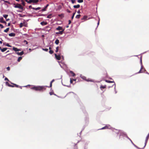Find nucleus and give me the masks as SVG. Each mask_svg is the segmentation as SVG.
Wrapping results in <instances>:
<instances>
[{
	"mask_svg": "<svg viewBox=\"0 0 149 149\" xmlns=\"http://www.w3.org/2000/svg\"><path fill=\"white\" fill-rule=\"evenodd\" d=\"M47 86H34L31 88V89L36 91L43 92L46 90Z\"/></svg>",
	"mask_w": 149,
	"mask_h": 149,
	"instance_id": "obj_1",
	"label": "nucleus"
},
{
	"mask_svg": "<svg viewBox=\"0 0 149 149\" xmlns=\"http://www.w3.org/2000/svg\"><path fill=\"white\" fill-rule=\"evenodd\" d=\"M15 8H18L22 10H23V7L22 6V5L19 4H17L14 6Z\"/></svg>",
	"mask_w": 149,
	"mask_h": 149,
	"instance_id": "obj_2",
	"label": "nucleus"
},
{
	"mask_svg": "<svg viewBox=\"0 0 149 149\" xmlns=\"http://www.w3.org/2000/svg\"><path fill=\"white\" fill-rule=\"evenodd\" d=\"M38 2V0H29V3H37Z\"/></svg>",
	"mask_w": 149,
	"mask_h": 149,
	"instance_id": "obj_3",
	"label": "nucleus"
},
{
	"mask_svg": "<svg viewBox=\"0 0 149 149\" xmlns=\"http://www.w3.org/2000/svg\"><path fill=\"white\" fill-rule=\"evenodd\" d=\"M55 56L56 59L58 60H61V57L60 55H57L56 54H55Z\"/></svg>",
	"mask_w": 149,
	"mask_h": 149,
	"instance_id": "obj_4",
	"label": "nucleus"
},
{
	"mask_svg": "<svg viewBox=\"0 0 149 149\" xmlns=\"http://www.w3.org/2000/svg\"><path fill=\"white\" fill-rule=\"evenodd\" d=\"M0 22L5 24H6V22L4 21H3V18L2 17L0 18Z\"/></svg>",
	"mask_w": 149,
	"mask_h": 149,
	"instance_id": "obj_5",
	"label": "nucleus"
},
{
	"mask_svg": "<svg viewBox=\"0 0 149 149\" xmlns=\"http://www.w3.org/2000/svg\"><path fill=\"white\" fill-rule=\"evenodd\" d=\"M47 24V23L46 22L43 21L40 23V24L42 26L46 25Z\"/></svg>",
	"mask_w": 149,
	"mask_h": 149,
	"instance_id": "obj_6",
	"label": "nucleus"
},
{
	"mask_svg": "<svg viewBox=\"0 0 149 149\" xmlns=\"http://www.w3.org/2000/svg\"><path fill=\"white\" fill-rule=\"evenodd\" d=\"M16 53L19 55L22 56L24 54V52L23 51H22V52H16Z\"/></svg>",
	"mask_w": 149,
	"mask_h": 149,
	"instance_id": "obj_7",
	"label": "nucleus"
},
{
	"mask_svg": "<svg viewBox=\"0 0 149 149\" xmlns=\"http://www.w3.org/2000/svg\"><path fill=\"white\" fill-rule=\"evenodd\" d=\"M144 70L143 69V67L142 66L140 71L138 72V73H141L143 72Z\"/></svg>",
	"mask_w": 149,
	"mask_h": 149,
	"instance_id": "obj_8",
	"label": "nucleus"
},
{
	"mask_svg": "<svg viewBox=\"0 0 149 149\" xmlns=\"http://www.w3.org/2000/svg\"><path fill=\"white\" fill-rule=\"evenodd\" d=\"M64 30L63 29L62 31H59L58 32H56V34H61V35L63 33V32L64 31Z\"/></svg>",
	"mask_w": 149,
	"mask_h": 149,
	"instance_id": "obj_9",
	"label": "nucleus"
},
{
	"mask_svg": "<svg viewBox=\"0 0 149 149\" xmlns=\"http://www.w3.org/2000/svg\"><path fill=\"white\" fill-rule=\"evenodd\" d=\"M7 48H4L3 49H1V47H0V49L1 50L2 52H3L5 51L7 49Z\"/></svg>",
	"mask_w": 149,
	"mask_h": 149,
	"instance_id": "obj_10",
	"label": "nucleus"
},
{
	"mask_svg": "<svg viewBox=\"0 0 149 149\" xmlns=\"http://www.w3.org/2000/svg\"><path fill=\"white\" fill-rule=\"evenodd\" d=\"M149 138V136H148V135L146 137V139L145 140V146L146 145Z\"/></svg>",
	"mask_w": 149,
	"mask_h": 149,
	"instance_id": "obj_11",
	"label": "nucleus"
},
{
	"mask_svg": "<svg viewBox=\"0 0 149 149\" xmlns=\"http://www.w3.org/2000/svg\"><path fill=\"white\" fill-rule=\"evenodd\" d=\"M149 138V136H148V135L146 137V139L145 140V146L146 145Z\"/></svg>",
	"mask_w": 149,
	"mask_h": 149,
	"instance_id": "obj_12",
	"label": "nucleus"
},
{
	"mask_svg": "<svg viewBox=\"0 0 149 149\" xmlns=\"http://www.w3.org/2000/svg\"><path fill=\"white\" fill-rule=\"evenodd\" d=\"M8 35L11 37H14L15 36V34L14 33H9Z\"/></svg>",
	"mask_w": 149,
	"mask_h": 149,
	"instance_id": "obj_13",
	"label": "nucleus"
},
{
	"mask_svg": "<svg viewBox=\"0 0 149 149\" xmlns=\"http://www.w3.org/2000/svg\"><path fill=\"white\" fill-rule=\"evenodd\" d=\"M87 17H88L87 16H86V15H84V16L83 18L81 19V20H86L87 19Z\"/></svg>",
	"mask_w": 149,
	"mask_h": 149,
	"instance_id": "obj_14",
	"label": "nucleus"
},
{
	"mask_svg": "<svg viewBox=\"0 0 149 149\" xmlns=\"http://www.w3.org/2000/svg\"><path fill=\"white\" fill-rule=\"evenodd\" d=\"M56 30H63V28L62 27L58 26L57 28H56Z\"/></svg>",
	"mask_w": 149,
	"mask_h": 149,
	"instance_id": "obj_15",
	"label": "nucleus"
},
{
	"mask_svg": "<svg viewBox=\"0 0 149 149\" xmlns=\"http://www.w3.org/2000/svg\"><path fill=\"white\" fill-rule=\"evenodd\" d=\"M13 50L15 52H17L20 50L18 49L17 48L15 47H13Z\"/></svg>",
	"mask_w": 149,
	"mask_h": 149,
	"instance_id": "obj_16",
	"label": "nucleus"
},
{
	"mask_svg": "<svg viewBox=\"0 0 149 149\" xmlns=\"http://www.w3.org/2000/svg\"><path fill=\"white\" fill-rule=\"evenodd\" d=\"M106 85H105L104 86H102L101 85L100 86V88L101 90H102V89H104L106 88Z\"/></svg>",
	"mask_w": 149,
	"mask_h": 149,
	"instance_id": "obj_17",
	"label": "nucleus"
},
{
	"mask_svg": "<svg viewBox=\"0 0 149 149\" xmlns=\"http://www.w3.org/2000/svg\"><path fill=\"white\" fill-rule=\"evenodd\" d=\"M23 23L24 26L25 27H28V24L27 22H26L24 21L23 22Z\"/></svg>",
	"mask_w": 149,
	"mask_h": 149,
	"instance_id": "obj_18",
	"label": "nucleus"
},
{
	"mask_svg": "<svg viewBox=\"0 0 149 149\" xmlns=\"http://www.w3.org/2000/svg\"><path fill=\"white\" fill-rule=\"evenodd\" d=\"M80 7V6L79 4H78L77 5H74L73 6V7L74 8H79Z\"/></svg>",
	"mask_w": 149,
	"mask_h": 149,
	"instance_id": "obj_19",
	"label": "nucleus"
},
{
	"mask_svg": "<svg viewBox=\"0 0 149 149\" xmlns=\"http://www.w3.org/2000/svg\"><path fill=\"white\" fill-rule=\"evenodd\" d=\"M108 129V126H106L104 127H102L101 128V130H103L105 129Z\"/></svg>",
	"mask_w": 149,
	"mask_h": 149,
	"instance_id": "obj_20",
	"label": "nucleus"
},
{
	"mask_svg": "<svg viewBox=\"0 0 149 149\" xmlns=\"http://www.w3.org/2000/svg\"><path fill=\"white\" fill-rule=\"evenodd\" d=\"M32 9L36 10H37L40 9L41 8L39 7H38L37 8H33Z\"/></svg>",
	"mask_w": 149,
	"mask_h": 149,
	"instance_id": "obj_21",
	"label": "nucleus"
},
{
	"mask_svg": "<svg viewBox=\"0 0 149 149\" xmlns=\"http://www.w3.org/2000/svg\"><path fill=\"white\" fill-rule=\"evenodd\" d=\"M52 17V14H50L47 16V18H51Z\"/></svg>",
	"mask_w": 149,
	"mask_h": 149,
	"instance_id": "obj_22",
	"label": "nucleus"
},
{
	"mask_svg": "<svg viewBox=\"0 0 149 149\" xmlns=\"http://www.w3.org/2000/svg\"><path fill=\"white\" fill-rule=\"evenodd\" d=\"M55 43L56 45H58L59 43V40L58 39H56L55 41Z\"/></svg>",
	"mask_w": 149,
	"mask_h": 149,
	"instance_id": "obj_23",
	"label": "nucleus"
},
{
	"mask_svg": "<svg viewBox=\"0 0 149 149\" xmlns=\"http://www.w3.org/2000/svg\"><path fill=\"white\" fill-rule=\"evenodd\" d=\"M54 81V79H53L50 82V87H51L52 86V83Z\"/></svg>",
	"mask_w": 149,
	"mask_h": 149,
	"instance_id": "obj_24",
	"label": "nucleus"
},
{
	"mask_svg": "<svg viewBox=\"0 0 149 149\" xmlns=\"http://www.w3.org/2000/svg\"><path fill=\"white\" fill-rule=\"evenodd\" d=\"M70 73L72 74V75L73 76H75V74L72 71H70Z\"/></svg>",
	"mask_w": 149,
	"mask_h": 149,
	"instance_id": "obj_25",
	"label": "nucleus"
},
{
	"mask_svg": "<svg viewBox=\"0 0 149 149\" xmlns=\"http://www.w3.org/2000/svg\"><path fill=\"white\" fill-rule=\"evenodd\" d=\"M22 57H18L17 61L19 62H20V61L22 59Z\"/></svg>",
	"mask_w": 149,
	"mask_h": 149,
	"instance_id": "obj_26",
	"label": "nucleus"
},
{
	"mask_svg": "<svg viewBox=\"0 0 149 149\" xmlns=\"http://www.w3.org/2000/svg\"><path fill=\"white\" fill-rule=\"evenodd\" d=\"M9 29V28H7L4 31L5 32H7Z\"/></svg>",
	"mask_w": 149,
	"mask_h": 149,
	"instance_id": "obj_27",
	"label": "nucleus"
},
{
	"mask_svg": "<svg viewBox=\"0 0 149 149\" xmlns=\"http://www.w3.org/2000/svg\"><path fill=\"white\" fill-rule=\"evenodd\" d=\"M81 16V15H77L75 17L77 19H79L80 18V17Z\"/></svg>",
	"mask_w": 149,
	"mask_h": 149,
	"instance_id": "obj_28",
	"label": "nucleus"
},
{
	"mask_svg": "<svg viewBox=\"0 0 149 149\" xmlns=\"http://www.w3.org/2000/svg\"><path fill=\"white\" fill-rule=\"evenodd\" d=\"M23 26H24L23 23H20V25H19V27L20 28H22Z\"/></svg>",
	"mask_w": 149,
	"mask_h": 149,
	"instance_id": "obj_29",
	"label": "nucleus"
},
{
	"mask_svg": "<svg viewBox=\"0 0 149 149\" xmlns=\"http://www.w3.org/2000/svg\"><path fill=\"white\" fill-rule=\"evenodd\" d=\"M12 84L14 85V87H19V86L18 85H17L15 84H13L12 83H11Z\"/></svg>",
	"mask_w": 149,
	"mask_h": 149,
	"instance_id": "obj_30",
	"label": "nucleus"
},
{
	"mask_svg": "<svg viewBox=\"0 0 149 149\" xmlns=\"http://www.w3.org/2000/svg\"><path fill=\"white\" fill-rule=\"evenodd\" d=\"M8 15H3V17L6 19L7 17H8Z\"/></svg>",
	"mask_w": 149,
	"mask_h": 149,
	"instance_id": "obj_31",
	"label": "nucleus"
},
{
	"mask_svg": "<svg viewBox=\"0 0 149 149\" xmlns=\"http://www.w3.org/2000/svg\"><path fill=\"white\" fill-rule=\"evenodd\" d=\"M77 2L79 3H82L83 2V0H78Z\"/></svg>",
	"mask_w": 149,
	"mask_h": 149,
	"instance_id": "obj_32",
	"label": "nucleus"
},
{
	"mask_svg": "<svg viewBox=\"0 0 149 149\" xmlns=\"http://www.w3.org/2000/svg\"><path fill=\"white\" fill-rule=\"evenodd\" d=\"M6 85H7L9 87H10V86H11V85L8 82H6Z\"/></svg>",
	"mask_w": 149,
	"mask_h": 149,
	"instance_id": "obj_33",
	"label": "nucleus"
},
{
	"mask_svg": "<svg viewBox=\"0 0 149 149\" xmlns=\"http://www.w3.org/2000/svg\"><path fill=\"white\" fill-rule=\"evenodd\" d=\"M106 81L107 83H112L113 82V81H109V80H105Z\"/></svg>",
	"mask_w": 149,
	"mask_h": 149,
	"instance_id": "obj_34",
	"label": "nucleus"
},
{
	"mask_svg": "<svg viewBox=\"0 0 149 149\" xmlns=\"http://www.w3.org/2000/svg\"><path fill=\"white\" fill-rule=\"evenodd\" d=\"M58 16L60 17H64L63 14H59L58 15Z\"/></svg>",
	"mask_w": 149,
	"mask_h": 149,
	"instance_id": "obj_35",
	"label": "nucleus"
},
{
	"mask_svg": "<svg viewBox=\"0 0 149 149\" xmlns=\"http://www.w3.org/2000/svg\"><path fill=\"white\" fill-rule=\"evenodd\" d=\"M54 52L52 50H50L49 51V53L50 54H52Z\"/></svg>",
	"mask_w": 149,
	"mask_h": 149,
	"instance_id": "obj_36",
	"label": "nucleus"
},
{
	"mask_svg": "<svg viewBox=\"0 0 149 149\" xmlns=\"http://www.w3.org/2000/svg\"><path fill=\"white\" fill-rule=\"evenodd\" d=\"M62 6L61 5H59L58 6V10H60L62 8Z\"/></svg>",
	"mask_w": 149,
	"mask_h": 149,
	"instance_id": "obj_37",
	"label": "nucleus"
},
{
	"mask_svg": "<svg viewBox=\"0 0 149 149\" xmlns=\"http://www.w3.org/2000/svg\"><path fill=\"white\" fill-rule=\"evenodd\" d=\"M75 14V12L74 13H73V15L71 17V19H73L74 16Z\"/></svg>",
	"mask_w": 149,
	"mask_h": 149,
	"instance_id": "obj_38",
	"label": "nucleus"
},
{
	"mask_svg": "<svg viewBox=\"0 0 149 149\" xmlns=\"http://www.w3.org/2000/svg\"><path fill=\"white\" fill-rule=\"evenodd\" d=\"M42 49L43 50H44L46 52H47L48 50V49H47V48H45V49L43 48Z\"/></svg>",
	"mask_w": 149,
	"mask_h": 149,
	"instance_id": "obj_39",
	"label": "nucleus"
},
{
	"mask_svg": "<svg viewBox=\"0 0 149 149\" xmlns=\"http://www.w3.org/2000/svg\"><path fill=\"white\" fill-rule=\"evenodd\" d=\"M19 15L20 17H24L26 16L25 15H22L21 14H19Z\"/></svg>",
	"mask_w": 149,
	"mask_h": 149,
	"instance_id": "obj_40",
	"label": "nucleus"
},
{
	"mask_svg": "<svg viewBox=\"0 0 149 149\" xmlns=\"http://www.w3.org/2000/svg\"><path fill=\"white\" fill-rule=\"evenodd\" d=\"M58 47H56V52H57L58 51Z\"/></svg>",
	"mask_w": 149,
	"mask_h": 149,
	"instance_id": "obj_41",
	"label": "nucleus"
},
{
	"mask_svg": "<svg viewBox=\"0 0 149 149\" xmlns=\"http://www.w3.org/2000/svg\"><path fill=\"white\" fill-rule=\"evenodd\" d=\"M22 4L23 6H25V3L22 0Z\"/></svg>",
	"mask_w": 149,
	"mask_h": 149,
	"instance_id": "obj_42",
	"label": "nucleus"
},
{
	"mask_svg": "<svg viewBox=\"0 0 149 149\" xmlns=\"http://www.w3.org/2000/svg\"><path fill=\"white\" fill-rule=\"evenodd\" d=\"M46 9L45 8H44L42 9V11H45L46 10Z\"/></svg>",
	"mask_w": 149,
	"mask_h": 149,
	"instance_id": "obj_43",
	"label": "nucleus"
},
{
	"mask_svg": "<svg viewBox=\"0 0 149 149\" xmlns=\"http://www.w3.org/2000/svg\"><path fill=\"white\" fill-rule=\"evenodd\" d=\"M71 1L72 3H74L75 2V0H71Z\"/></svg>",
	"mask_w": 149,
	"mask_h": 149,
	"instance_id": "obj_44",
	"label": "nucleus"
},
{
	"mask_svg": "<svg viewBox=\"0 0 149 149\" xmlns=\"http://www.w3.org/2000/svg\"><path fill=\"white\" fill-rule=\"evenodd\" d=\"M24 43H25L26 45H27L28 44V42L26 40H24Z\"/></svg>",
	"mask_w": 149,
	"mask_h": 149,
	"instance_id": "obj_45",
	"label": "nucleus"
},
{
	"mask_svg": "<svg viewBox=\"0 0 149 149\" xmlns=\"http://www.w3.org/2000/svg\"><path fill=\"white\" fill-rule=\"evenodd\" d=\"M6 45L8 47H11V46L8 43H7L6 44Z\"/></svg>",
	"mask_w": 149,
	"mask_h": 149,
	"instance_id": "obj_46",
	"label": "nucleus"
},
{
	"mask_svg": "<svg viewBox=\"0 0 149 149\" xmlns=\"http://www.w3.org/2000/svg\"><path fill=\"white\" fill-rule=\"evenodd\" d=\"M73 79H70V83L71 84H72L73 82Z\"/></svg>",
	"mask_w": 149,
	"mask_h": 149,
	"instance_id": "obj_47",
	"label": "nucleus"
},
{
	"mask_svg": "<svg viewBox=\"0 0 149 149\" xmlns=\"http://www.w3.org/2000/svg\"><path fill=\"white\" fill-rule=\"evenodd\" d=\"M0 26L1 27V28H3L4 27L3 25L1 24H0Z\"/></svg>",
	"mask_w": 149,
	"mask_h": 149,
	"instance_id": "obj_48",
	"label": "nucleus"
},
{
	"mask_svg": "<svg viewBox=\"0 0 149 149\" xmlns=\"http://www.w3.org/2000/svg\"><path fill=\"white\" fill-rule=\"evenodd\" d=\"M66 11H67L69 13H70L71 12V11H70V10H69L68 9H67V10H66Z\"/></svg>",
	"mask_w": 149,
	"mask_h": 149,
	"instance_id": "obj_49",
	"label": "nucleus"
},
{
	"mask_svg": "<svg viewBox=\"0 0 149 149\" xmlns=\"http://www.w3.org/2000/svg\"><path fill=\"white\" fill-rule=\"evenodd\" d=\"M49 6V5L48 4H47L45 7L46 9H47V7Z\"/></svg>",
	"mask_w": 149,
	"mask_h": 149,
	"instance_id": "obj_50",
	"label": "nucleus"
},
{
	"mask_svg": "<svg viewBox=\"0 0 149 149\" xmlns=\"http://www.w3.org/2000/svg\"><path fill=\"white\" fill-rule=\"evenodd\" d=\"M7 69L8 70H10V68L9 67H8L7 68Z\"/></svg>",
	"mask_w": 149,
	"mask_h": 149,
	"instance_id": "obj_51",
	"label": "nucleus"
},
{
	"mask_svg": "<svg viewBox=\"0 0 149 149\" xmlns=\"http://www.w3.org/2000/svg\"><path fill=\"white\" fill-rule=\"evenodd\" d=\"M53 94V93L52 92H50L49 93V94L50 95H52Z\"/></svg>",
	"mask_w": 149,
	"mask_h": 149,
	"instance_id": "obj_52",
	"label": "nucleus"
},
{
	"mask_svg": "<svg viewBox=\"0 0 149 149\" xmlns=\"http://www.w3.org/2000/svg\"><path fill=\"white\" fill-rule=\"evenodd\" d=\"M5 2H6V3H8L9 4H10V3L8 1H4Z\"/></svg>",
	"mask_w": 149,
	"mask_h": 149,
	"instance_id": "obj_53",
	"label": "nucleus"
},
{
	"mask_svg": "<svg viewBox=\"0 0 149 149\" xmlns=\"http://www.w3.org/2000/svg\"><path fill=\"white\" fill-rule=\"evenodd\" d=\"M74 147L75 148H76V149L77 148V147L76 144H75L74 145Z\"/></svg>",
	"mask_w": 149,
	"mask_h": 149,
	"instance_id": "obj_54",
	"label": "nucleus"
},
{
	"mask_svg": "<svg viewBox=\"0 0 149 149\" xmlns=\"http://www.w3.org/2000/svg\"><path fill=\"white\" fill-rule=\"evenodd\" d=\"M68 22H69L68 24H70L71 22V21L70 20H69Z\"/></svg>",
	"mask_w": 149,
	"mask_h": 149,
	"instance_id": "obj_55",
	"label": "nucleus"
},
{
	"mask_svg": "<svg viewBox=\"0 0 149 149\" xmlns=\"http://www.w3.org/2000/svg\"><path fill=\"white\" fill-rule=\"evenodd\" d=\"M82 78L84 79H86V77L84 76L83 77H82Z\"/></svg>",
	"mask_w": 149,
	"mask_h": 149,
	"instance_id": "obj_56",
	"label": "nucleus"
},
{
	"mask_svg": "<svg viewBox=\"0 0 149 149\" xmlns=\"http://www.w3.org/2000/svg\"><path fill=\"white\" fill-rule=\"evenodd\" d=\"M33 8V7H32V6H31V5H30V6H29V8H32H32Z\"/></svg>",
	"mask_w": 149,
	"mask_h": 149,
	"instance_id": "obj_57",
	"label": "nucleus"
},
{
	"mask_svg": "<svg viewBox=\"0 0 149 149\" xmlns=\"http://www.w3.org/2000/svg\"><path fill=\"white\" fill-rule=\"evenodd\" d=\"M77 13L78 14H80V10H79L77 11Z\"/></svg>",
	"mask_w": 149,
	"mask_h": 149,
	"instance_id": "obj_58",
	"label": "nucleus"
},
{
	"mask_svg": "<svg viewBox=\"0 0 149 149\" xmlns=\"http://www.w3.org/2000/svg\"><path fill=\"white\" fill-rule=\"evenodd\" d=\"M5 80H6L9 81L8 79L7 78H6V77L5 78Z\"/></svg>",
	"mask_w": 149,
	"mask_h": 149,
	"instance_id": "obj_59",
	"label": "nucleus"
},
{
	"mask_svg": "<svg viewBox=\"0 0 149 149\" xmlns=\"http://www.w3.org/2000/svg\"><path fill=\"white\" fill-rule=\"evenodd\" d=\"M11 86H10V87H14V85H11Z\"/></svg>",
	"mask_w": 149,
	"mask_h": 149,
	"instance_id": "obj_60",
	"label": "nucleus"
},
{
	"mask_svg": "<svg viewBox=\"0 0 149 149\" xmlns=\"http://www.w3.org/2000/svg\"><path fill=\"white\" fill-rule=\"evenodd\" d=\"M10 25V23H8V26H9Z\"/></svg>",
	"mask_w": 149,
	"mask_h": 149,
	"instance_id": "obj_61",
	"label": "nucleus"
},
{
	"mask_svg": "<svg viewBox=\"0 0 149 149\" xmlns=\"http://www.w3.org/2000/svg\"><path fill=\"white\" fill-rule=\"evenodd\" d=\"M100 19H99L98 22L97 23V25H98L99 24Z\"/></svg>",
	"mask_w": 149,
	"mask_h": 149,
	"instance_id": "obj_62",
	"label": "nucleus"
},
{
	"mask_svg": "<svg viewBox=\"0 0 149 149\" xmlns=\"http://www.w3.org/2000/svg\"><path fill=\"white\" fill-rule=\"evenodd\" d=\"M51 48L50 47H49V49L50 50H51Z\"/></svg>",
	"mask_w": 149,
	"mask_h": 149,
	"instance_id": "obj_63",
	"label": "nucleus"
},
{
	"mask_svg": "<svg viewBox=\"0 0 149 149\" xmlns=\"http://www.w3.org/2000/svg\"><path fill=\"white\" fill-rule=\"evenodd\" d=\"M9 20V19H6V21H8Z\"/></svg>",
	"mask_w": 149,
	"mask_h": 149,
	"instance_id": "obj_64",
	"label": "nucleus"
}]
</instances>
